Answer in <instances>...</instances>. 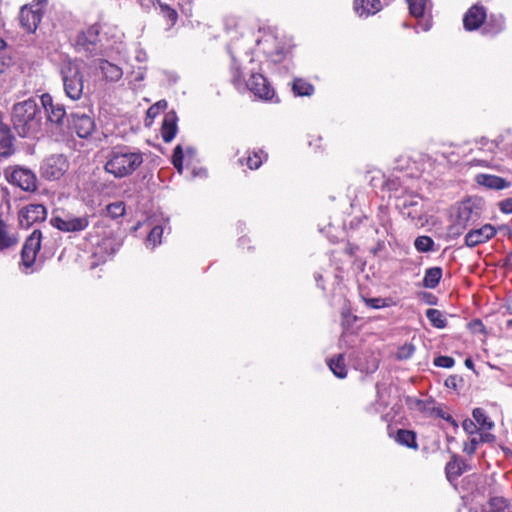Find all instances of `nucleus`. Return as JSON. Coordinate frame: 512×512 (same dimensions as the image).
<instances>
[{"instance_id": "nucleus-1", "label": "nucleus", "mask_w": 512, "mask_h": 512, "mask_svg": "<svg viewBox=\"0 0 512 512\" xmlns=\"http://www.w3.org/2000/svg\"><path fill=\"white\" fill-rule=\"evenodd\" d=\"M11 122L20 137H36L42 126L41 110L36 100L29 98L15 103L11 111Z\"/></svg>"}, {"instance_id": "nucleus-2", "label": "nucleus", "mask_w": 512, "mask_h": 512, "mask_svg": "<svg viewBox=\"0 0 512 512\" xmlns=\"http://www.w3.org/2000/svg\"><path fill=\"white\" fill-rule=\"evenodd\" d=\"M144 161L142 152L134 147L122 145L114 147L107 157L105 171L116 178L133 174Z\"/></svg>"}, {"instance_id": "nucleus-3", "label": "nucleus", "mask_w": 512, "mask_h": 512, "mask_svg": "<svg viewBox=\"0 0 512 512\" xmlns=\"http://www.w3.org/2000/svg\"><path fill=\"white\" fill-rule=\"evenodd\" d=\"M231 74V81L236 89L242 90L247 88L256 97L266 101L271 100L274 97V89L270 86L267 79L260 73H252L250 79L245 83L242 72L234 59L231 67Z\"/></svg>"}, {"instance_id": "nucleus-4", "label": "nucleus", "mask_w": 512, "mask_h": 512, "mask_svg": "<svg viewBox=\"0 0 512 512\" xmlns=\"http://www.w3.org/2000/svg\"><path fill=\"white\" fill-rule=\"evenodd\" d=\"M479 219V212L474 204L468 200L461 202L454 208L452 222L448 227L450 236L459 237L470 224Z\"/></svg>"}, {"instance_id": "nucleus-5", "label": "nucleus", "mask_w": 512, "mask_h": 512, "mask_svg": "<svg viewBox=\"0 0 512 512\" xmlns=\"http://www.w3.org/2000/svg\"><path fill=\"white\" fill-rule=\"evenodd\" d=\"M64 92L72 100H79L83 94V74L79 66L72 61H65L60 67Z\"/></svg>"}, {"instance_id": "nucleus-6", "label": "nucleus", "mask_w": 512, "mask_h": 512, "mask_svg": "<svg viewBox=\"0 0 512 512\" xmlns=\"http://www.w3.org/2000/svg\"><path fill=\"white\" fill-rule=\"evenodd\" d=\"M50 225L65 233L81 232L89 226V216L87 214L75 216L69 213L61 216L54 211Z\"/></svg>"}, {"instance_id": "nucleus-7", "label": "nucleus", "mask_w": 512, "mask_h": 512, "mask_svg": "<svg viewBox=\"0 0 512 512\" xmlns=\"http://www.w3.org/2000/svg\"><path fill=\"white\" fill-rule=\"evenodd\" d=\"M45 1L38 0L30 5H25L19 13V21L23 29L29 33L36 31L42 16Z\"/></svg>"}, {"instance_id": "nucleus-8", "label": "nucleus", "mask_w": 512, "mask_h": 512, "mask_svg": "<svg viewBox=\"0 0 512 512\" xmlns=\"http://www.w3.org/2000/svg\"><path fill=\"white\" fill-rule=\"evenodd\" d=\"M69 163L62 155H52L47 157L41 164V176L47 180H58L68 170Z\"/></svg>"}, {"instance_id": "nucleus-9", "label": "nucleus", "mask_w": 512, "mask_h": 512, "mask_svg": "<svg viewBox=\"0 0 512 512\" xmlns=\"http://www.w3.org/2000/svg\"><path fill=\"white\" fill-rule=\"evenodd\" d=\"M47 218V209L42 204H28L18 213L19 224L28 229L33 224L42 222Z\"/></svg>"}, {"instance_id": "nucleus-10", "label": "nucleus", "mask_w": 512, "mask_h": 512, "mask_svg": "<svg viewBox=\"0 0 512 512\" xmlns=\"http://www.w3.org/2000/svg\"><path fill=\"white\" fill-rule=\"evenodd\" d=\"M42 233L40 230H34L26 239L22 248V262L26 267H31L36 259V255L41 246Z\"/></svg>"}, {"instance_id": "nucleus-11", "label": "nucleus", "mask_w": 512, "mask_h": 512, "mask_svg": "<svg viewBox=\"0 0 512 512\" xmlns=\"http://www.w3.org/2000/svg\"><path fill=\"white\" fill-rule=\"evenodd\" d=\"M9 181L24 191H33L36 189V176L29 169L21 167L15 168L10 174Z\"/></svg>"}, {"instance_id": "nucleus-12", "label": "nucleus", "mask_w": 512, "mask_h": 512, "mask_svg": "<svg viewBox=\"0 0 512 512\" xmlns=\"http://www.w3.org/2000/svg\"><path fill=\"white\" fill-rule=\"evenodd\" d=\"M496 235V229L490 224H485L479 229L470 230L465 236V244L468 247H475L485 243Z\"/></svg>"}, {"instance_id": "nucleus-13", "label": "nucleus", "mask_w": 512, "mask_h": 512, "mask_svg": "<svg viewBox=\"0 0 512 512\" xmlns=\"http://www.w3.org/2000/svg\"><path fill=\"white\" fill-rule=\"evenodd\" d=\"M486 19V10L483 6L474 5L464 15L463 24L466 30L478 29Z\"/></svg>"}, {"instance_id": "nucleus-14", "label": "nucleus", "mask_w": 512, "mask_h": 512, "mask_svg": "<svg viewBox=\"0 0 512 512\" xmlns=\"http://www.w3.org/2000/svg\"><path fill=\"white\" fill-rule=\"evenodd\" d=\"M72 122L77 135L81 138L88 137L95 128L94 120L84 113H73Z\"/></svg>"}, {"instance_id": "nucleus-15", "label": "nucleus", "mask_w": 512, "mask_h": 512, "mask_svg": "<svg viewBox=\"0 0 512 512\" xmlns=\"http://www.w3.org/2000/svg\"><path fill=\"white\" fill-rule=\"evenodd\" d=\"M474 180L478 185L491 190H503L511 186V183L506 179L485 173L477 174Z\"/></svg>"}, {"instance_id": "nucleus-16", "label": "nucleus", "mask_w": 512, "mask_h": 512, "mask_svg": "<svg viewBox=\"0 0 512 512\" xmlns=\"http://www.w3.org/2000/svg\"><path fill=\"white\" fill-rule=\"evenodd\" d=\"M97 67L107 81L117 82L123 76L122 69L116 64H113L107 60L100 59L98 61Z\"/></svg>"}, {"instance_id": "nucleus-17", "label": "nucleus", "mask_w": 512, "mask_h": 512, "mask_svg": "<svg viewBox=\"0 0 512 512\" xmlns=\"http://www.w3.org/2000/svg\"><path fill=\"white\" fill-rule=\"evenodd\" d=\"M177 133V116L174 112L167 113L163 119L161 135L163 140L171 142Z\"/></svg>"}, {"instance_id": "nucleus-18", "label": "nucleus", "mask_w": 512, "mask_h": 512, "mask_svg": "<svg viewBox=\"0 0 512 512\" xmlns=\"http://www.w3.org/2000/svg\"><path fill=\"white\" fill-rule=\"evenodd\" d=\"M354 9L359 16H369L381 9L380 0H355Z\"/></svg>"}, {"instance_id": "nucleus-19", "label": "nucleus", "mask_w": 512, "mask_h": 512, "mask_svg": "<svg viewBox=\"0 0 512 512\" xmlns=\"http://www.w3.org/2000/svg\"><path fill=\"white\" fill-rule=\"evenodd\" d=\"M441 277L442 269L440 267H431L425 271L423 286L434 289L439 284Z\"/></svg>"}, {"instance_id": "nucleus-20", "label": "nucleus", "mask_w": 512, "mask_h": 512, "mask_svg": "<svg viewBox=\"0 0 512 512\" xmlns=\"http://www.w3.org/2000/svg\"><path fill=\"white\" fill-rule=\"evenodd\" d=\"M409 12L413 17H422L430 9V2L428 0H406Z\"/></svg>"}, {"instance_id": "nucleus-21", "label": "nucleus", "mask_w": 512, "mask_h": 512, "mask_svg": "<svg viewBox=\"0 0 512 512\" xmlns=\"http://www.w3.org/2000/svg\"><path fill=\"white\" fill-rule=\"evenodd\" d=\"M472 416L479 429L489 431L494 428V422L489 419L482 408H475L472 411Z\"/></svg>"}, {"instance_id": "nucleus-22", "label": "nucleus", "mask_w": 512, "mask_h": 512, "mask_svg": "<svg viewBox=\"0 0 512 512\" xmlns=\"http://www.w3.org/2000/svg\"><path fill=\"white\" fill-rule=\"evenodd\" d=\"M328 366L330 370L333 372L335 376L338 378H345L347 375V368L344 363L343 355H337L336 357L332 358L328 362Z\"/></svg>"}, {"instance_id": "nucleus-23", "label": "nucleus", "mask_w": 512, "mask_h": 512, "mask_svg": "<svg viewBox=\"0 0 512 512\" xmlns=\"http://www.w3.org/2000/svg\"><path fill=\"white\" fill-rule=\"evenodd\" d=\"M426 317L429 319L431 325L435 328L443 329L447 326V320L444 314L438 309H427Z\"/></svg>"}, {"instance_id": "nucleus-24", "label": "nucleus", "mask_w": 512, "mask_h": 512, "mask_svg": "<svg viewBox=\"0 0 512 512\" xmlns=\"http://www.w3.org/2000/svg\"><path fill=\"white\" fill-rule=\"evenodd\" d=\"M396 441L409 448H417L416 434L413 431L400 429L396 434Z\"/></svg>"}, {"instance_id": "nucleus-25", "label": "nucleus", "mask_w": 512, "mask_h": 512, "mask_svg": "<svg viewBox=\"0 0 512 512\" xmlns=\"http://www.w3.org/2000/svg\"><path fill=\"white\" fill-rule=\"evenodd\" d=\"M292 89L298 96H310L314 91L313 86L303 79H295Z\"/></svg>"}, {"instance_id": "nucleus-26", "label": "nucleus", "mask_w": 512, "mask_h": 512, "mask_svg": "<svg viewBox=\"0 0 512 512\" xmlns=\"http://www.w3.org/2000/svg\"><path fill=\"white\" fill-rule=\"evenodd\" d=\"M482 512H509L507 501L502 497L491 498L487 508Z\"/></svg>"}, {"instance_id": "nucleus-27", "label": "nucleus", "mask_w": 512, "mask_h": 512, "mask_svg": "<svg viewBox=\"0 0 512 512\" xmlns=\"http://www.w3.org/2000/svg\"><path fill=\"white\" fill-rule=\"evenodd\" d=\"M48 120L52 123L60 124L66 115V111L63 105L56 104L47 112Z\"/></svg>"}, {"instance_id": "nucleus-28", "label": "nucleus", "mask_w": 512, "mask_h": 512, "mask_svg": "<svg viewBox=\"0 0 512 512\" xmlns=\"http://www.w3.org/2000/svg\"><path fill=\"white\" fill-rule=\"evenodd\" d=\"M463 463L457 460H453L446 465V476L449 481H452L459 477L463 473Z\"/></svg>"}, {"instance_id": "nucleus-29", "label": "nucleus", "mask_w": 512, "mask_h": 512, "mask_svg": "<svg viewBox=\"0 0 512 512\" xmlns=\"http://www.w3.org/2000/svg\"><path fill=\"white\" fill-rule=\"evenodd\" d=\"M163 235V228L162 226H155L152 228L150 233L148 234L146 245L147 247H150L151 249H154L158 244L161 243V238Z\"/></svg>"}, {"instance_id": "nucleus-30", "label": "nucleus", "mask_w": 512, "mask_h": 512, "mask_svg": "<svg viewBox=\"0 0 512 512\" xmlns=\"http://www.w3.org/2000/svg\"><path fill=\"white\" fill-rule=\"evenodd\" d=\"M16 243V240L8 235L6 223L0 219V250L8 248Z\"/></svg>"}, {"instance_id": "nucleus-31", "label": "nucleus", "mask_w": 512, "mask_h": 512, "mask_svg": "<svg viewBox=\"0 0 512 512\" xmlns=\"http://www.w3.org/2000/svg\"><path fill=\"white\" fill-rule=\"evenodd\" d=\"M414 246L419 252H429L433 249L434 241L429 236H418L414 241Z\"/></svg>"}, {"instance_id": "nucleus-32", "label": "nucleus", "mask_w": 512, "mask_h": 512, "mask_svg": "<svg viewBox=\"0 0 512 512\" xmlns=\"http://www.w3.org/2000/svg\"><path fill=\"white\" fill-rule=\"evenodd\" d=\"M106 210H107V214L111 218L115 219V218H118V217H121L124 215L125 205L123 202H120V201L114 202V203L107 205Z\"/></svg>"}, {"instance_id": "nucleus-33", "label": "nucleus", "mask_w": 512, "mask_h": 512, "mask_svg": "<svg viewBox=\"0 0 512 512\" xmlns=\"http://www.w3.org/2000/svg\"><path fill=\"white\" fill-rule=\"evenodd\" d=\"M157 5L160 13L166 17L171 22V24H174L177 20V12L167 4L161 3L160 1L157 2Z\"/></svg>"}, {"instance_id": "nucleus-34", "label": "nucleus", "mask_w": 512, "mask_h": 512, "mask_svg": "<svg viewBox=\"0 0 512 512\" xmlns=\"http://www.w3.org/2000/svg\"><path fill=\"white\" fill-rule=\"evenodd\" d=\"M398 206L402 209H407L410 207H416L420 203V198L418 196H406L398 199Z\"/></svg>"}, {"instance_id": "nucleus-35", "label": "nucleus", "mask_w": 512, "mask_h": 512, "mask_svg": "<svg viewBox=\"0 0 512 512\" xmlns=\"http://www.w3.org/2000/svg\"><path fill=\"white\" fill-rule=\"evenodd\" d=\"M362 299L369 308H373V309H379V308L387 307L389 305L387 299H385V298L362 297Z\"/></svg>"}, {"instance_id": "nucleus-36", "label": "nucleus", "mask_w": 512, "mask_h": 512, "mask_svg": "<svg viewBox=\"0 0 512 512\" xmlns=\"http://www.w3.org/2000/svg\"><path fill=\"white\" fill-rule=\"evenodd\" d=\"M415 352V347L412 344H404L397 351V358L406 360L412 357Z\"/></svg>"}, {"instance_id": "nucleus-37", "label": "nucleus", "mask_w": 512, "mask_h": 512, "mask_svg": "<svg viewBox=\"0 0 512 512\" xmlns=\"http://www.w3.org/2000/svg\"><path fill=\"white\" fill-rule=\"evenodd\" d=\"M477 150L488 152L490 154H494L497 148V145L490 140L482 139L481 141L476 143Z\"/></svg>"}, {"instance_id": "nucleus-38", "label": "nucleus", "mask_w": 512, "mask_h": 512, "mask_svg": "<svg viewBox=\"0 0 512 512\" xmlns=\"http://www.w3.org/2000/svg\"><path fill=\"white\" fill-rule=\"evenodd\" d=\"M262 154L263 152L260 151L259 153L254 152L253 155H249L246 161L247 166L250 169H258L262 164Z\"/></svg>"}, {"instance_id": "nucleus-39", "label": "nucleus", "mask_w": 512, "mask_h": 512, "mask_svg": "<svg viewBox=\"0 0 512 512\" xmlns=\"http://www.w3.org/2000/svg\"><path fill=\"white\" fill-rule=\"evenodd\" d=\"M454 364V359L449 356H438L434 359V365L437 367L451 368Z\"/></svg>"}, {"instance_id": "nucleus-40", "label": "nucleus", "mask_w": 512, "mask_h": 512, "mask_svg": "<svg viewBox=\"0 0 512 512\" xmlns=\"http://www.w3.org/2000/svg\"><path fill=\"white\" fill-rule=\"evenodd\" d=\"M469 164L471 166H481V167H488V168H495L496 166L492 162V158L488 157H481V158H473Z\"/></svg>"}, {"instance_id": "nucleus-41", "label": "nucleus", "mask_w": 512, "mask_h": 512, "mask_svg": "<svg viewBox=\"0 0 512 512\" xmlns=\"http://www.w3.org/2000/svg\"><path fill=\"white\" fill-rule=\"evenodd\" d=\"M166 107V102L165 101H159L157 102L156 104L152 105L148 110H147V117L149 118H155L159 112L163 109H165Z\"/></svg>"}, {"instance_id": "nucleus-42", "label": "nucleus", "mask_w": 512, "mask_h": 512, "mask_svg": "<svg viewBox=\"0 0 512 512\" xmlns=\"http://www.w3.org/2000/svg\"><path fill=\"white\" fill-rule=\"evenodd\" d=\"M463 430L470 435L477 433L480 429L477 424L471 419H465L462 423Z\"/></svg>"}, {"instance_id": "nucleus-43", "label": "nucleus", "mask_w": 512, "mask_h": 512, "mask_svg": "<svg viewBox=\"0 0 512 512\" xmlns=\"http://www.w3.org/2000/svg\"><path fill=\"white\" fill-rule=\"evenodd\" d=\"M499 208L501 212L505 214H511L512 213V198H507L502 200L499 203Z\"/></svg>"}, {"instance_id": "nucleus-44", "label": "nucleus", "mask_w": 512, "mask_h": 512, "mask_svg": "<svg viewBox=\"0 0 512 512\" xmlns=\"http://www.w3.org/2000/svg\"><path fill=\"white\" fill-rule=\"evenodd\" d=\"M41 103L43 105V107L45 108L46 112L51 109L53 106H55L56 104L53 103V99H52V96L50 94H43L41 96Z\"/></svg>"}, {"instance_id": "nucleus-45", "label": "nucleus", "mask_w": 512, "mask_h": 512, "mask_svg": "<svg viewBox=\"0 0 512 512\" xmlns=\"http://www.w3.org/2000/svg\"><path fill=\"white\" fill-rule=\"evenodd\" d=\"M470 328L474 331V332H484L485 331V327L482 323L481 320L479 319H475L473 320L471 323H470Z\"/></svg>"}, {"instance_id": "nucleus-46", "label": "nucleus", "mask_w": 512, "mask_h": 512, "mask_svg": "<svg viewBox=\"0 0 512 512\" xmlns=\"http://www.w3.org/2000/svg\"><path fill=\"white\" fill-rule=\"evenodd\" d=\"M177 161H183V151L180 145L175 147L172 157V162L177 163Z\"/></svg>"}, {"instance_id": "nucleus-47", "label": "nucleus", "mask_w": 512, "mask_h": 512, "mask_svg": "<svg viewBox=\"0 0 512 512\" xmlns=\"http://www.w3.org/2000/svg\"><path fill=\"white\" fill-rule=\"evenodd\" d=\"M479 444V441L476 438L471 439V444L469 447H465L464 451L468 454H472L476 450V446Z\"/></svg>"}, {"instance_id": "nucleus-48", "label": "nucleus", "mask_w": 512, "mask_h": 512, "mask_svg": "<svg viewBox=\"0 0 512 512\" xmlns=\"http://www.w3.org/2000/svg\"><path fill=\"white\" fill-rule=\"evenodd\" d=\"M503 25H504V21H503L502 17H499L496 20V28L491 29L490 32L491 33H498V32H500L503 29Z\"/></svg>"}, {"instance_id": "nucleus-49", "label": "nucleus", "mask_w": 512, "mask_h": 512, "mask_svg": "<svg viewBox=\"0 0 512 512\" xmlns=\"http://www.w3.org/2000/svg\"><path fill=\"white\" fill-rule=\"evenodd\" d=\"M494 439H495V437L492 434L484 433V434H481L480 440H478V441H479V443L480 442H491Z\"/></svg>"}, {"instance_id": "nucleus-50", "label": "nucleus", "mask_w": 512, "mask_h": 512, "mask_svg": "<svg viewBox=\"0 0 512 512\" xmlns=\"http://www.w3.org/2000/svg\"><path fill=\"white\" fill-rule=\"evenodd\" d=\"M183 161H177L176 162H173V165L174 167L178 170V172L182 173V170H183V164H182Z\"/></svg>"}, {"instance_id": "nucleus-51", "label": "nucleus", "mask_w": 512, "mask_h": 512, "mask_svg": "<svg viewBox=\"0 0 512 512\" xmlns=\"http://www.w3.org/2000/svg\"><path fill=\"white\" fill-rule=\"evenodd\" d=\"M465 366L469 369H473L474 368V364H473V361L470 359V358H467L465 360Z\"/></svg>"}, {"instance_id": "nucleus-52", "label": "nucleus", "mask_w": 512, "mask_h": 512, "mask_svg": "<svg viewBox=\"0 0 512 512\" xmlns=\"http://www.w3.org/2000/svg\"><path fill=\"white\" fill-rule=\"evenodd\" d=\"M443 418L449 422H451L454 426H457L455 420L452 418V416L448 415L447 417H444Z\"/></svg>"}, {"instance_id": "nucleus-53", "label": "nucleus", "mask_w": 512, "mask_h": 512, "mask_svg": "<svg viewBox=\"0 0 512 512\" xmlns=\"http://www.w3.org/2000/svg\"><path fill=\"white\" fill-rule=\"evenodd\" d=\"M88 33L94 34L96 36L98 34V30L96 27H91V28H89Z\"/></svg>"}, {"instance_id": "nucleus-54", "label": "nucleus", "mask_w": 512, "mask_h": 512, "mask_svg": "<svg viewBox=\"0 0 512 512\" xmlns=\"http://www.w3.org/2000/svg\"><path fill=\"white\" fill-rule=\"evenodd\" d=\"M507 261L512 266V252L507 256Z\"/></svg>"}, {"instance_id": "nucleus-55", "label": "nucleus", "mask_w": 512, "mask_h": 512, "mask_svg": "<svg viewBox=\"0 0 512 512\" xmlns=\"http://www.w3.org/2000/svg\"><path fill=\"white\" fill-rule=\"evenodd\" d=\"M5 42L2 38H0V49L4 48Z\"/></svg>"}, {"instance_id": "nucleus-56", "label": "nucleus", "mask_w": 512, "mask_h": 512, "mask_svg": "<svg viewBox=\"0 0 512 512\" xmlns=\"http://www.w3.org/2000/svg\"><path fill=\"white\" fill-rule=\"evenodd\" d=\"M446 386H450V379L446 380Z\"/></svg>"}, {"instance_id": "nucleus-57", "label": "nucleus", "mask_w": 512, "mask_h": 512, "mask_svg": "<svg viewBox=\"0 0 512 512\" xmlns=\"http://www.w3.org/2000/svg\"><path fill=\"white\" fill-rule=\"evenodd\" d=\"M450 381H452L450 382V385H454V378H452Z\"/></svg>"}, {"instance_id": "nucleus-58", "label": "nucleus", "mask_w": 512, "mask_h": 512, "mask_svg": "<svg viewBox=\"0 0 512 512\" xmlns=\"http://www.w3.org/2000/svg\"><path fill=\"white\" fill-rule=\"evenodd\" d=\"M508 324H509V325H511V324H512V320H511V321H509V323H508Z\"/></svg>"}]
</instances>
